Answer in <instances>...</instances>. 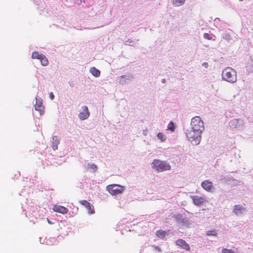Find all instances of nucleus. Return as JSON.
<instances>
[{"mask_svg":"<svg viewBox=\"0 0 253 253\" xmlns=\"http://www.w3.org/2000/svg\"><path fill=\"white\" fill-rule=\"evenodd\" d=\"M247 70L249 73H252L253 72V63H249L247 65Z\"/></svg>","mask_w":253,"mask_h":253,"instance_id":"obj_24","label":"nucleus"},{"mask_svg":"<svg viewBox=\"0 0 253 253\" xmlns=\"http://www.w3.org/2000/svg\"><path fill=\"white\" fill-rule=\"evenodd\" d=\"M191 129L201 132L204 130V122L200 117L196 116L191 119Z\"/></svg>","mask_w":253,"mask_h":253,"instance_id":"obj_4","label":"nucleus"},{"mask_svg":"<svg viewBox=\"0 0 253 253\" xmlns=\"http://www.w3.org/2000/svg\"><path fill=\"white\" fill-rule=\"evenodd\" d=\"M203 66H204L206 68H207L208 66V64L207 62H204L203 63Z\"/></svg>","mask_w":253,"mask_h":253,"instance_id":"obj_31","label":"nucleus"},{"mask_svg":"<svg viewBox=\"0 0 253 253\" xmlns=\"http://www.w3.org/2000/svg\"><path fill=\"white\" fill-rule=\"evenodd\" d=\"M106 190L112 195L121 194L125 190V187L117 184H111L106 187Z\"/></svg>","mask_w":253,"mask_h":253,"instance_id":"obj_5","label":"nucleus"},{"mask_svg":"<svg viewBox=\"0 0 253 253\" xmlns=\"http://www.w3.org/2000/svg\"><path fill=\"white\" fill-rule=\"evenodd\" d=\"M251 60L253 63V54L251 56Z\"/></svg>","mask_w":253,"mask_h":253,"instance_id":"obj_33","label":"nucleus"},{"mask_svg":"<svg viewBox=\"0 0 253 253\" xmlns=\"http://www.w3.org/2000/svg\"><path fill=\"white\" fill-rule=\"evenodd\" d=\"M223 38L226 40L228 42H234L237 39V37L235 36L234 33L232 31L225 33L223 36Z\"/></svg>","mask_w":253,"mask_h":253,"instance_id":"obj_9","label":"nucleus"},{"mask_svg":"<svg viewBox=\"0 0 253 253\" xmlns=\"http://www.w3.org/2000/svg\"><path fill=\"white\" fill-rule=\"evenodd\" d=\"M175 128V126L174 123H173L172 122H170L168 126L167 129L170 130L172 132H173L174 131Z\"/></svg>","mask_w":253,"mask_h":253,"instance_id":"obj_22","label":"nucleus"},{"mask_svg":"<svg viewBox=\"0 0 253 253\" xmlns=\"http://www.w3.org/2000/svg\"><path fill=\"white\" fill-rule=\"evenodd\" d=\"M54 211L62 214H66L68 212V209L62 206L55 205L52 207Z\"/></svg>","mask_w":253,"mask_h":253,"instance_id":"obj_13","label":"nucleus"},{"mask_svg":"<svg viewBox=\"0 0 253 253\" xmlns=\"http://www.w3.org/2000/svg\"><path fill=\"white\" fill-rule=\"evenodd\" d=\"M207 235L208 236H215L216 235V232L214 230L209 231L207 232Z\"/></svg>","mask_w":253,"mask_h":253,"instance_id":"obj_28","label":"nucleus"},{"mask_svg":"<svg viewBox=\"0 0 253 253\" xmlns=\"http://www.w3.org/2000/svg\"><path fill=\"white\" fill-rule=\"evenodd\" d=\"M152 168L158 172L169 170L171 166L167 162L155 159L152 162Z\"/></svg>","mask_w":253,"mask_h":253,"instance_id":"obj_3","label":"nucleus"},{"mask_svg":"<svg viewBox=\"0 0 253 253\" xmlns=\"http://www.w3.org/2000/svg\"><path fill=\"white\" fill-rule=\"evenodd\" d=\"M226 182L227 184H229L232 186H235L236 185H239L241 184V182L239 180H238L237 179H232L231 178H229L228 179L226 180Z\"/></svg>","mask_w":253,"mask_h":253,"instance_id":"obj_16","label":"nucleus"},{"mask_svg":"<svg viewBox=\"0 0 253 253\" xmlns=\"http://www.w3.org/2000/svg\"><path fill=\"white\" fill-rule=\"evenodd\" d=\"M240 1H242L243 0H239Z\"/></svg>","mask_w":253,"mask_h":253,"instance_id":"obj_35","label":"nucleus"},{"mask_svg":"<svg viewBox=\"0 0 253 253\" xmlns=\"http://www.w3.org/2000/svg\"><path fill=\"white\" fill-rule=\"evenodd\" d=\"M191 198L194 205L197 206H200L202 204L206 201V199L203 197L193 196Z\"/></svg>","mask_w":253,"mask_h":253,"instance_id":"obj_12","label":"nucleus"},{"mask_svg":"<svg viewBox=\"0 0 253 253\" xmlns=\"http://www.w3.org/2000/svg\"><path fill=\"white\" fill-rule=\"evenodd\" d=\"M222 253H238L236 249H222Z\"/></svg>","mask_w":253,"mask_h":253,"instance_id":"obj_23","label":"nucleus"},{"mask_svg":"<svg viewBox=\"0 0 253 253\" xmlns=\"http://www.w3.org/2000/svg\"><path fill=\"white\" fill-rule=\"evenodd\" d=\"M185 0H173V3L176 6H179L183 4Z\"/></svg>","mask_w":253,"mask_h":253,"instance_id":"obj_26","label":"nucleus"},{"mask_svg":"<svg viewBox=\"0 0 253 253\" xmlns=\"http://www.w3.org/2000/svg\"><path fill=\"white\" fill-rule=\"evenodd\" d=\"M42 55V54H40L37 51H35L33 52L32 54V58L33 59H40Z\"/></svg>","mask_w":253,"mask_h":253,"instance_id":"obj_20","label":"nucleus"},{"mask_svg":"<svg viewBox=\"0 0 253 253\" xmlns=\"http://www.w3.org/2000/svg\"><path fill=\"white\" fill-rule=\"evenodd\" d=\"M244 122L241 119H233L229 123L230 127L232 128H236L238 129H242L244 126Z\"/></svg>","mask_w":253,"mask_h":253,"instance_id":"obj_7","label":"nucleus"},{"mask_svg":"<svg viewBox=\"0 0 253 253\" xmlns=\"http://www.w3.org/2000/svg\"><path fill=\"white\" fill-rule=\"evenodd\" d=\"M49 97H50V98L51 99V100H53V99H54V94H53V92H50L49 93Z\"/></svg>","mask_w":253,"mask_h":253,"instance_id":"obj_30","label":"nucleus"},{"mask_svg":"<svg viewBox=\"0 0 253 253\" xmlns=\"http://www.w3.org/2000/svg\"><path fill=\"white\" fill-rule=\"evenodd\" d=\"M158 138L162 141H164L166 139V136L161 132H159L157 134Z\"/></svg>","mask_w":253,"mask_h":253,"instance_id":"obj_25","label":"nucleus"},{"mask_svg":"<svg viewBox=\"0 0 253 253\" xmlns=\"http://www.w3.org/2000/svg\"><path fill=\"white\" fill-rule=\"evenodd\" d=\"M177 245L180 246L182 248L186 250V251L190 250V247L186 242L182 239H178L176 241Z\"/></svg>","mask_w":253,"mask_h":253,"instance_id":"obj_15","label":"nucleus"},{"mask_svg":"<svg viewBox=\"0 0 253 253\" xmlns=\"http://www.w3.org/2000/svg\"><path fill=\"white\" fill-rule=\"evenodd\" d=\"M90 113L86 106H83L82 111L79 114V117L82 120H85L88 118Z\"/></svg>","mask_w":253,"mask_h":253,"instance_id":"obj_10","label":"nucleus"},{"mask_svg":"<svg viewBox=\"0 0 253 253\" xmlns=\"http://www.w3.org/2000/svg\"><path fill=\"white\" fill-rule=\"evenodd\" d=\"M204 38H205L207 40H211L212 39V36H211V35L207 34V33H205L204 34Z\"/></svg>","mask_w":253,"mask_h":253,"instance_id":"obj_27","label":"nucleus"},{"mask_svg":"<svg viewBox=\"0 0 253 253\" xmlns=\"http://www.w3.org/2000/svg\"><path fill=\"white\" fill-rule=\"evenodd\" d=\"M35 108L36 111H38L40 112L41 115L43 113L44 107L42 105V101L41 100H38L37 98H36V102L35 105Z\"/></svg>","mask_w":253,"mask_h":253,"instance_id":"obj_14","label":"nucleus"},{"mask_svg":"<svg viewBox=\"0 0 253 253\" xmlns=\"http://www.w3.org/2000/svg\"><path fill=\"white\" fill-rule=\"evenodd\" d=\"M222 80L230 83H234L237 81L236 72L230 67H227L222 71Z\"/></svg>","mask_w":253,"mask_h":253,"instance_id":"obj_1","label":"nucleus"},{"mask_svg":"<svg viewBox=\"0 0 253 253\" xmlns=\"http://www.w3.org/2000/svg\"><path fill=\"white\" fill-rule=\"evenodd\" d=\"M202 132L191 129L187 130V137L192 145H198L201 140V134Z\"/></svg>","mask_w":253,"mask_h":253,"instance_id":"obj_2","label":"nucleus"},{"mask_svg":"<svg viewBox=\"0 0 253 253\" xmlns=\"http://www.w3.org/2000/svg\"><path fill=\"white\" fill-rule=\"evenodd\" d=\"M79 203L87 209L88 213L93 214L95 212L93 205L87 201L85 200H81Z\"/></svg>","mask_w":253,"mask_h":253,"instance_id":"obj_8","label":"nucleus"},{"mask_svg":"<svg viewBox=\"0 0 253 253\" xmlns=\"http://www.w3.org/2000/svg\"><path fill=\"white\" fill-rule=\"evenodd\" d=\"M155 250H156L157 251H158L159 252H161V249L159 247L155 246Z\"/></svg>","mask_w":253,"mask_h":253,"instance_id":"obj_32","label":"nucleus"},{"mask_svg":"<svg viewBox=\"0 0 253 253\" xmlns=\"http://www.w3.org/2000/svg\"><path fill=\"white\" fill-rule=\"evenodd\" d=\"M90 168L92 169L94 171H96L97 170V167L96 165L95 164H92L90 165H89Z\"/></svg>","mask_w":253,"mask_h":253,"instance_id":"obj_29","label":"nucleus"},{"mask_svg":"<svg viewBox=\"0 0 253 253\" xmlns=\"http://www.w3.org/2000/svg\"><path fill=\"white\" fill-rule=\"evenodd\" d=\"M157 236L160 238H164L166 235V231L164 230H159L156 233Z\"/></svg>","mask_w":253,"mask_h":253,"instance_id":"obj_21","label":"nucleus"},{"mask_svg":"<svg viewBox=\"0 0 253 253\" xmlns=\"http://www.w3.org/2000/svg\"><path fill=\"white\" fill-rule=\"evenodd\" d=\"M40 60L42 65L45 66L48 64V60L43 54Z\"/></svg>","mask_w":253,"mask_h":253,"instance_id":"obj_19","label":"nucleus"},{"mask_svg":"<svg viewBox=\"0 0 253 253\" xmlns=\"http://www.w3.org/2000/svg\"><path fill=\"white\" fill-rule=\"evenodd\" d=\"M47 222H48L49 223H50V224H51V222H50V221L48 218L47 219Z\"/></svg>","mask_w":253,"mask_h":253,"instance_id":"obj_34","label":"nucleus"},{"mask_svg":"<svg viewBox=\"0 0 253 253\" xmlns=\"http://www.w3.org/2000/svg\"><path fill=\"white\" fill-rule=\"evenodd\" d=\"M201 186L204 189L208 192H212L213 190L212 182L208 180L203 181Z\"/></svg>","mask_w":253,"mask_h":253,"instance_id":"obj_11","label":"nucleus"},{"mask_svg":"<svg viewBox=\"0 0 253 253\" xmlns=\"http://www.w3.org/2000/svg\"><path fill=\"white\" fill-rule=\"evenodd\" d=\"M52 148L54 150L57 149V145L59 143V139L56 136H54L52 137Z\"/></svg>","mask_w":253,"mask_h":253,"instance_id":"obj_17","label":"nucleus"},{"mask_svg":"<svg viewBox=\"0 0 253 253\" xmlns=\"http://www.w3.org/2000/svg\"><path fill=\"white\" fill-rule=\"evenodd\" d=\"M247 211L245 206L238 204L233 206L232 209V213L236 216H241L243 215Z\"/></svg>","mask_w":253,"mask_h":253,"instance_id":"obj_6","label":"nucleus"},{"mask_svg":"<svg viewBox=\"0 0 253 253\" xmlns=\"http://www.w3.org/2000/svg\"><path fill=\"white\" fill-rule=\"evenodd\" d=\"M90 72L92 75L95 77H98L100 75V71L95 67H91L90 69Z\"/></svg>","mask_w":253,"mask_h":253,"instance_id":"obj_18","label":"nucleus"}]
</instances>
